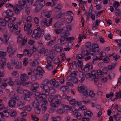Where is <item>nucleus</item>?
Masks as SVG:
<instances>
[{"mask_svg": "<svg viewBox=\"0 0 121 121\" xmlns=\"http://www.w3.org/2000/svg\"><path fill=\"white\" fill-rule=\"evenodd\" d=\"M92 48L90 49L89 52L90 54L92 55H95V52H99V49L98 45L95 43L92 44Z\"/></svg>", "mask_w": 121, "mask_h": 121, "instance_id": "7ed1b4c3", "label": "nucleus"}, {"mask_svg": "<svg viewBox=\"0 0 121 121\" xmlns=\"http://www.w3.org/2000/svg\"><path fill=\"white\" fill-rule=\"evenodd\" d=\"M5 13L7 16L9 17H12L14 15L13 12L10 9L7 10L5 12Z\"/></svg>", "mask_w": 121, "mask_h": 121, "instance_id": "412c9836", "label": "nucleus"}, {"mask_svg": "<svg viewBox=\"0 0 121 121\" xmlns=\"http://www.w3.org/2000/svg\"><path fill=\"white\" fill-rule=\"evenodd\" d=\"M39 32V35H40V37L41 36H43L44 34V31L42 30H41L39 28H38Z\"/></svg>", "mask_w": 121, "mask_h": 121, "instance_id": "5fc2aeb1", "label": "nucleus"}, {"mask_svg": "<svg viewBox=\"0 0 121 121\" xmlns=\"http://www.w3.org/2000/svg\"><path fill=\"white\" fill-rule=\"evenodd\" d=\"M32 26V24L31 22H26L24 24V30L26 31L28 29H30Z\"/></svg>", "mask_w": 121, "mask_h": 121, "instance_id": "4468645a", "label": "nucleus"}, {"mask_svg": "<svg viewBox=\"0 0 121 121\" xmlns=\"http://www.w3.org/2000/svg\"><path fill=\"white\" fill-rule=\"evenodd\" d=\"M67 99L70 104L75 106V104L76 102L75 99H72L70 97L68 96H67Z\"/></svg>", "mask_w": 121, "mask_h": 121, "instance_id": "f3484780", "label": "nucleus"}, {"mask_svg": "<svg viewBox=\"0 0 121 121\" xmlns=\"http://www.w3.org/2000/svg\"><path fill=\"white\" fill-rule=\"evenodd\" d=\"M23 93L25 96L24 99H25L26 100L27 99V97H29L32 94V92L27 90H24Z\"/></svg>", "mask_w": 121, "mask_h": 121, "instance_id": "1a4fd4ad", "label": "nucleus"}, {"mask_svg": "<svg viewBox=\"0 0 121 121\" xmlns=\"http://www.w3.org/2000/svg\"><path fill=\"white\" fill-rule=\"evenodd\" d=\"M53 19L52 18H51L49 20H47V22L46 24V27H48L52 24Z\"/></svg>", "mask_w": 121, "mask_h": 121, "instance_id": "ea45409f", "label": "nucleus"}, {"mask_svg": "<svg viewBox=\"0 0 121 121\" xmlns=\"http://www.w3.org/2000/svg\"><path fill=\"white\" fill-rule=\"evenodd\" d=\"M33 54L32 49H25L23 51V55L30 57Z\"/></svg>", "mask_w": 121, "mask_h": 121, "instance_id": "423d86ee", "label": "nucleus"}, {"mask_svg": "<svg viewBox=\"0 0 121 121\" xmlns=\"http://www.w3.org/2000/svg\"><path fill=\"white\" fill-rule=\"evenodd\" d=\"M22 35L20 34L19 36L18 37L17 42L18 43H21L22 41Z\"/></svg>", "mask_w": 121, "mask_h": 121, "instance_id": "69168bd1", "label": "nucleus"}, {"mask_svg": "<svg viewBox=\"0 0 121 121\" xmlns=\"http://www.w3.org/2000/svg\"><path fill=\"white\" fill-rule=\"evenodd\" d=\"M26 4V1L25 0H20L19 1V4L21 8L23 7Z\"/></svg>", "mask_w": 121, "mask_h": 121, "instance_id": "473e14b6", "label": "nucleus"}, {"mask_svg": "<svg viewBox=\"0 0 121 121\" xmlns=\"http://www.w3.org/2000/svg\"><path fill=\"white\" fill-rule=\"evenodd\" d=\"M37 50L39 53H43L44 50V48L40 46L38 47L37 48Z\"/></svg>", "mask_w": 121, "mask_h": 121, "instance_id": "58836bf2", "label": "nucleus"}, {"mask_svg": "<svg viewBox=\"0 0 121 121\" xmlns=\"http://www.w3.org/2000/svg\"><path fill=\"white\" fill-rule=\"evenodd\" d=\"M35 99L38 100H39L41 98H47L46 94H41L39 92H36L35 94Z\"/></svg>", "mask_w": 121, "mask_h": 121, "instance_id": "39448f33", "label": "nucleus"}, {"mask_svg": "<svg viewBox=\"0 0 121 121\" xmlns=\"http://www.w3.org/2000/svg\"><path fill=\"white\" fill-rule=\"evenodd\" d=\"M21 30V28L20 27H18L17 25H15L13 26L12 29H9L10 32L12 33H15L16 35L19 34Z\"/></svg>", "mask_w": 121, "mask_h": 121, "instance_id": "20e7f679", "label": "nucleus"}, {"mask_svg": "<svg viewBox=\"0 0 121 121\" xmlns=\"http://www.w3.org/2000/svg\"><path fill=\"white\" fill-rule=\"evenodd\" d=\"M31 86L32 88H31V90L34 92H35L37 90L39 87V84L37 82H35L34 84L32 83Z\"/></svg>", "mask_w": 121, "mask_h": 121, "instance_id": "6e6552de", "label": "nucleus"}, {"mask_svg": "<svg viewBox=\"0 0 121 121\" xmlns=\"http://www.w3.org/2000/svg\"><path fill=\"white\" fill-rule=\"evenodd\" d=\"M114 12L116 16H119L120 15H121V11H120L119 9L116 8Z\"/></svg>", "mask_w": 121, "mask_h": 121, "instance_id": "7c9ffc66", "label": "nucleus"}, {"mask_svg": "<svg viewBox=\"0 0 121 121\" xmlns=\"http://www.w3.org/2000/svg\"><path fill=\"white\" fill-rule=\"evenodd\" d=\"M41 108L43 112L44 113L47 109V107L45 104H42L41 105Z\"/></svg>", "mask_w": 121, "mask_h": 121, "instance_id": "e2e57ef3", "label": "nucleus"}, {"mask_svg": "<svg viewBox=\"0 0 121 121\" xmlns=\"http://www.w3.org/2000/svg\"><path fill=\"white\" fill-rule=\"evenodd\" d=\"M35 4L33 5V6H36L35 9V12H39L41 9L42 6L44 5L45 1L44 0H41L40 3H39V0H35Z\"/></svg>", "mask_w": 121, "mask_h": 121, "instance_id": "f03ea898", "label": "nucleus"}, {"mask_svg": "<svg viewBox=\"0 0 121 121\" xmlns=\"http://www.w3.org/2000/svg\"><path fill=\"white\" fill-rule=\"evenodd\" d=\"M99 53V61L102 59V58L104 56V53L103 52H101Z\"/></svg>", "mask_w": 121, "mask_h": 121, "instance_id": "13d9d810", "label": "nucleus"}, {"mask_svg": "<svg viewBox=\"0 0 121 121\" xmlns=\"http://www.w3.org/2000/svg\"><path fill=\"white\" fill-rule=\"evenodd\" d=\"M70 33L68 32H63L60 35V37L62 38H65L68 36Z\"/></svg>", "mask_w": 121, "mask_h": 121, "instance_id": "cd10ccee", "label": "nucleus"}, {"mask_svg": "<svg viewBox=\"0 0 121 121\" xmlns=\"http://www.w3.org/2000/svg\"><path fill=\"white\" fill-rule=\"evenodd\" d=\"M53 58V57L52 56L48 57L47 58V63H52L51 61Z\"/></svg>", "mask_w": 121, "mask_h": 121, "instance_id": "e433bc0d", "label": "nucleus"}, {"mask_svg": "<svg viewBox=\"0 0 121 121\" xmlns=\"http://www.w3.org/2000/svg\"><path fill=\"white\" fill-rule=\"evenodd\" d=\"M29 77L26 74L22 73L21 74L20 78L21 80L22 81H25L28 80Z\"/></svg>", "mask_w": 121, "mask_h": 121, "instance_id": "9d476101", "label": "nucleus"}, {"mask_svg": "<svg viewBox=\"0 0 121 121\" xmlns=\"http://www.w3.org/2000/svg\"><path fill=\"white\" fill-rule=\"evenodd\" d=\"M25 13L26 14L28 15H30V7L26 6L25 7Z\"/></svg>", "mask_w": 121, "mask_h": 121, "instance_id": "c9c22d12", "label": "nucleus"}, {"mask_svg": "<svg viewBox=\"0 0 121 121\" xmlns=\"http://www.w3.org/2000/svg\"><path fill=\"white\" fill-rule=\"evenodd\" d=\"M64 111L65 110L64 109L60 108L57 110L56 112L58 114H61L63 113L64 112Z\"/></svg>", "mask_w": 121, "mask_h": 121, "instance_id": "49530a36", "label": "nucleus"}, {"mask_svg": "<svg viewBox=\"0 0 121 121\" xmlns=\"http://www.w3.org/2000/svg\"><path fill=\"white\" fill-rule=\"evenodd\" d=\"M32 82L30 81H28L23 82L22 84L23 86L26 87H30L31 86Z\"/></svg>", "mask_w": 121, "mask_h": 121, "instance_id": "a211bd4d", "label": "nucleus"}, {"mask_svg": "<svg viewBox=\"0 0 121 121\" xmlns=\"http://www.w3.org/2000/svg\"><path fill=\"white\" fill-rule=\"evenodd\" d=\"M47 22V19L44 18L41 21V25L42 26H46V24Z\"/></svg>", "mask_w": 121, "mask_h": 121, "instance_id": "4c0bfd02", "label": "nucleus"}, {"mask_svg": "<svg viewBox=\"0 0 121 121\" xmlns=\"http://www.w3.org/2000/svg\"><path fill=\"white\" fill-rule=\"evenodd\" d=\"M64 14L63 13H60L59 14L56 15L55 16V17L56 19L60 18L62 17Z\"/></svg>", "mask_w": 121, "mask_h": 121, "instance_id": "de8ad7c7", "label": "nucleus"}, {"mask_svg": "<svg viewBox=\"0 0 121 121\" xmlns=\"http://www.w3.org/2000/svg\"><path fill=\"white\" fill-rule=\"evenodd\" d=\"M63 107L65 109L67 110H70V111H72L73 110L72 108L69 105H64L63 106Z\"/></svg>", "mask_w": 121, "mask_h": 121, "instance_id": "c03bdc74", "label": "nucleus"}, {"mask_svg": "<svg viewBox=\"0 0 121 121\" xmlns=\"http://www.w3.org/2000/svg\"><path fill=\"white\" fill-rule=\"evenodd\" d=\"M61 23L60 22H56L54 25V27L56 28H60L61 26Z\"/></svg>", "mask_w": 121, "mask_h": 121, "instance_id": "bf43d9fd", "label": "nucleus"}, {"mask_svg": "<svg viewBox=\"0 0 121 121\" xmlns=\"http://www.w3.org/2000/svg\"><path fill=\"white\" fill-rule=\"evenodd\" d=\"M15 94V92H14L13 91L11 92L9 94V96L10 97V99H17L18 98V97L17 96L16 98H15L14 96Z\"/></svg>", "mask_w": 121, "mask_h": 121, "instance_id": "c85d7f7f", "label": "nucleus"}, {"mask_svg": "<svg viewBox=\"0 0 121 121\" xmlns=\"http://www.w3.org/2000/svg\"><path fill=\"white\" fill-rule=\"evenodd\" d=\"M15 13L17 14H19L21 10V7L18 5H16L13 8Z\"/></svg>", "mask_w": 121, "mask_h": 121, "instance_id": "f8f14e48", "label": "nucleus"}, {"mask_svg": "<svg viewBox=\"0 0 121 121\" xmlns=\"http://www.w3.org/2000/svg\"><path fill=\"white\" fill-rule=\"evenodd\" d=\"M97 72L96 71L93 70L91 71V76L90 77L91 78H92L93 77L96 76V74Z\"/></svg>", "mask_w": 121, "mask_h": 121, "instance_id": "680f3d73", "label": "nucleus"}, {"mask_svg": "<svg viewBox=\"0 0 121 121\" xmlns=\"http://www.w3.org/2000/svg\"><path fill=\"white\" fill-rule=\"evenodd\" d=\"M35 78L37 79H41L43 75L39 73H37L36 72V73L34 72Z\"/></svg>", "mask_w": 121, "mask_h": 121, "instance_id": "5701e85b", "label": "nucleus"}, {"mask_svg": "<svg viewBox=\"0 0 121 121\" xmlns=\"http://www.w3.org/2000/svg\"><path fill=\"white\" fill-rule=\"evenodd\" d=\"M32 106L35 108L39 107L40 105L39 102L37 101H35L32 104Z\"/></svg>", "mask_w": 121, "mask_h": 121, "instance_id": "6ab92c4d", "label": "nucleus"}, {"mask_svg": "<svg viewBox=\"0 0 121 121\" xmlns=\"http://www.w3.org/2000/svg\"><path fill=\"white\" fill-rule=\"evenodd\" d=\"M11 61L12 64L15 65L17 63L18 59L16 57H14L12 58Z\"/></svg>", "mask_w": 121, "mask_h": 121, "instance_id": "393cba45", "label": "nucleus"}, {"mask_svg": "<svg viewBox=\"0 0 121 121\" xmlns=\"http://www.w3.org/2000/svg\"><path fill=\"white\" fill-rule=\"evenodd\" d=\"M88 14L89 16L91 17V18L92 20H95V16L94 14H92V12H89Z\"/></svg>", "mask_w": 121, "mask_h": 121, "instance_id": "09e8293b", "label": "nucleus"}, {"mask_svg": "<svg viewBox=\"0 0 121 121\" xmlns=\"http://www.w3.org/2000/svg\"><path fill=\"white\" fill-rule=\"evenodd\" d=\"M12 75L15 78L18 77L19 76V72L16 70H14L11 73Z\"/></svg>", "mask_w": 121, "mask_h": 121, "instance_id": "aec40b11", "label": "nucleus"}, {"mask_svg": "<svg viewBox=\"0 0 121 121\" xmlns=\"http://www.w3.org/2000/svg\"><path fill=\"white\" fill-rule=\"evenodd\" d=\"M55 40H52L47 42L46 45L49 47H51L52 45H54L55 44Z\"/></svg>", "mask_w": 121, "mask_h": 121, "instance_id": "a878e982", "label": "nucleus"}, {"mask_svg": "<svg viewBox=\"0 0 121 121\" xmlns=\"http://www.w3.org/2000/svg\"><path fill=\"white\" fill-rule=\"evenodd\" d=\"M2 80V79L0 78V83L2 84L1 86L3 88H5L7 86V84L6 83L3 82Z\"/></svg>", "mask_w": 121, "mask_h": 121, "instance_id": "6e6d98bb", "label": "nucleus"}, {"mask_svg": "<svg viewBox=\"0 0 121 121\" xmlns=\"http://www.w3.org/2000/svg\"><path fill=\"white\" fill-rule=\"evenodd\" d=\"M16 104V101L13 99H11L8 102V104L9 107L11 108L15 107Z\"/></svg>", "mask_w": 121, "mask_h": 121, "instance_id": "ddd939ff", "label": "nucleus"}, {"mask_svg": "<svg viewBox=\"0 0 121 121\" xmlns=\"http://www.w3.org/2000/svg\"><path fill=\"white\" fill-rule=\"evenodd\" d=\"M116 65V63L113 64L112 65H108V68L109 70H112L114 68Z\"/></svg>", "mask_w": 121, "mask_h": 121, "instance_id": "3c124183", "label": "nucleus"}, {"mask_svg": "<svg viewBox=\"0 0 121 121\" xmlns=\"http://www.w3.org/2000/svg\"><path fill=\"white\" fill-rule=\"evenodd\" d=\"M82 54L83 56H87L89 55L88 52L87 50H83L82 51Z\"/></svg>", "mask_w": 121, "mask_h": 121, "instance_id": "a18cd8bd", "label": "nucleus"}, {"mask_svg": "<svg viewBox=\"0 0 121 121\" xmlns=\"http://www.w3.org/2000/svg\"><path fill=\"white\" fill-rule=\"evenodd\" d=\"M38 64V62L36 60H34L30 64V66L32 67H35Z\"/></svg>", "mask_w": 121, "mask_h": 121, "instance_id": "2f4dec72", "label": "nucleus"}, {"mask_svg": "<svg viewBox=\"0 0 121 121\" xmlns=\"http://www.w3.org/2000/svg\"><path fill=\"white\" fill-rule=\"evenodd\" d=\"M84 75L85 73L83 72L81 73L80 75V76H81L82 75L83 76L82 77H81V78L79 80V81L81 83H83L85 80V77L84 76Z\"/></svg>", "mask_w": 121, "mask_h": 121, "instance_id": "f704fd0d", "label": "nucleus"}, {"mask_svg": "<svg viewBox=\"0 0 121 121\" xmlns=\"http://www.w3.org/2000/svg\"><path fill=\"white\" fill-rule=\"evenodd\" d=\"M27 71L28 72L27 74L28 75H31L33 72H34V70H33V69L31 68L28 67L27 69Z\"/></svg>", "mask_w": 121, "mask_h": 121, "instance_id": "bb28decb", "label": "nucleus"}, {"mask_svg": "<svg viewBox=\"0 0 121 121\" xmlns=\"http://www.w3.org/2000/svg\"><path fill=\"white\" fill-rule=\"evenodd\" d=\"M43 12L44 13L45 16L46 17L49 18L50 17L51 13V11L46 12V10H43Z\"/></svg>", "mask_w": 121, "mask_h": 121, "instance_id": "4be33fe9", "label": "nucleus"}, {"mask_svg": "<svg viewBox=\"0 0 121 121\" xmlns=\"http://www.w3.org/2000/svg\"><path fill=\"white\" fill-rule=\"evenodd\" d=\"M23 109V110H27L29 111H30L31 110V108L30 106H27L24 107Z\"/></svg>", "mask_w": 121, "mask_h": 121, "instance_id": "0e129e2a", "label": "nucleus"}, {"mask_svg": "<svg viewBox=\"0 0 121 121\" xmlns=\"http://www.w3.org/2000/svg\"><path fill=\"white\" fill-rule=\"evenodd\" d=\"M26 103L25 102L21 101H19L17 104L18 108L20 109H22V108H23V107L24 105Z\"/></svg>", "mask_w": 121, "mask_h": 121, "instance_id": "dca6fc26", "label": "nucleus"}, {"mask_svg": "<svg viewBox=\"0 0 121 121\" xmlns=\"http://www.w3.org/2000/svg\"><path fill=\"white\" fill-rule=\"evenodd\" d=\"M27 38L26 37H24L22 39V41L21 42V46H23L27 42Z\"/></svg>", "mask_w": 121, "mask_h": 121, "instance_id": "79ce46f5", "label": "nucleus"}, {"mask_svg": "<svg viewBox=\"0 0 121 121\" xmlns=\"http://www.w3.org/2000/svg\"><path fill=\"white\" fill-rule=\"evenodd\" d=\"M0 24L2 26H5L6 24L5 21L1 18L0 19Z\"/></svg>", "mask_w": 121, "mask_h": 121, "instance_id": "4d7b16f0", "label": "nucleus"}, {"mask_svg": "<svg viewBox=\"0 0 121 121\" xmlns=\"http://www.w3.org/2000/svg\"><path fill=\"white\" fill-rule=\"evenodd\" d=\"M39 32L37 29L35 30L32 35V37L40 38Z\"/></svg>", "mask_w": 121, "mask_h": 121, "instance_id": "2eb2a0df", "label": "nucleus"}, {"mask_svg": "<svg viewBox=\"0 0 121 121\" xmlns=\"http://www.w3.org/2000/svg\"><path fill=\"white\" fill-rule=\"evenodd\" d=\"M10 111L9 110L7 109L3 111L4 116L6 117H8L9 115Z\"/></svg>", "mask_w": 121, "mask_h": 121, "instance_id": "a19ab883", "label": "nucleus"}, {"mask_svg": "<svg viewBox=\"0 0 121 121\" xmlns=\"http://www.w3.org/2000/svg\"><path fill=\"white\" fill-rule=\"evenodd\" d=\"M78 89L79 92L82 94V97L84 98H86L88 96V92L87 91V87L83 85L80 87H78Z\"/></svg>", "mask_w": 121, "mask_h": 121, "instance_id": "f257e3e1", "label": "nucleus"}, {"mask_svg": "<svg viewBox=\"0 0 121 121\" xmlns=\"http://www.w3.org/2000/svg\"><path fill=\"white\" fill-rule=\"evenodd\" d=\"M22 66V64L21 62H18V64L16 66L15 68L16 69H18L20 68Z\"/></svg>", "mask_w": 121, "mask_h": 121, "instance_id": "052dcab7", "label": "nucleus"}, {"mask_svg": "<svg viewBox=\"0 0 121 121\" xmlns=\"http://www.w3.org/2000/svg\"><path fill=\"white\" fill-rule=\"evenodd\" d=\"M88 115L89 116H91L92 115V112L90 111H88L86 112H85L84 113V116H85Z\"/></svg>", "mask_w": 121, "mask_h": 121, "instance_id": "603ef678", "label": "nucleus"}, {"mask_svg": "<svg viewBox=\"0 0 121 121\" xmlns=\"http://www.w3.org/2000/svg\"><path fill=\"white\" fill-rule=\"evenodd\" d=\"M37 71L41 73H44V71L43 69L42 68L40 67H38L37 68Z\"/></svg>", "mask_w": 121, "mask_h": 121, "instance_id": "338daca9", "label": "nucleus"}, {"mask_svg": "<svg viewBox=\"0 0 121 121\" xmlns=\"http://www.w3.org/2000/svg\"><path fill=\"white\" fill-rule=\"evenodd\" d=\"M40 86L41 89L45 91H47L49 89L48 86L43 83L41 84Z\"/></svg>", "mask_w": 121, "mask_h": 121, "instance_id": "b1692460", "label": "nucleus"}, {"mask_svg": "<svg viewBox=\"0 0 121 121\" xmlns=\"http://www.w3.org/2000/svg\"><path fill=\"white\" fill-rule=\"evenodd\" d=\"M92 79L91 80H94V84L96 86L99 87H101L102 85L98 81V78L96 77H94L91 78Z\"/></svg>", "mask_w": 121, "mask_h": 121, "instance_id": "0eeeda50", "label": "nucleus"}, {"mask_svg": "<svg viewBox=\"0 0 121 121\" xmlns=\"http://www.w3.org/2000/svg\"><path fill=\"white\" fill-rule=\"evenodd\" d=\"M62 7V4H59L55 8L54 10L55 12H58L60 10Z\"/></svg>", "mask_w": 121, "mask_h": 121, "instance_id": "c756f323", "label": "nucleus"}, {"mask_svg": "<svg viewBox=\"0 0 121 121\" xmlns=\"http://www.w3.org/2000/svg\"><path fill=\"white\" fill-rule=\"evenodd\" d=\"M68 88L69 87L67 86H63L61 87L60 89L63 91H66Z\"/></svg>", "mask_w": 121, "mask_h": 121, "instance_id": "8fccbe9b", "label": "nucleus"}, {"mask_svg": "<svg viewBox=\"0 0 121 121\" xmlns=\"http://www.w3.org/2000/svg\"><path fill=\"white\" fill-rule=\"evenodd\" d=\"M48 90L49 92L52 94L56 92L55 89L52 86H51L49 87Z\"/></svg>", "mask_w": 121, "mask_h": 121, "instance_id": "72a5a7b5", "label": "nucleus"}, {"mask_svg": "<svg viewBox=\"0 0 121 121\" xmlns=\"http://www.w3.org/2000/svg\"><path fill=\"white\" fill-rule=\"evenodd\" d=\"M46 67L48 70H51L53 69V66L52 64V63H47Z\"/></svg>", "mask_w": 121, "mask_h": 121, "instance_id": "37998d69", "label": "nucleus"}, {"mask_svg": "<svg viewBox=\"0 0 121 121\" xmlns=\"http://www.w3.org/2000/svg\"><path fill=\"white\" fill-rule=\"evenodd\" d=\"M28 58H25L23 61V65L24 66H26L28 64Z\"/></svg>", "mask_w": 121, "mask_h": 121, "instance_id": "774afa93", "label": "nucleus"}, {"mask_svg": "<svg viewBox=\"0 0 121 121\" xmlns=\"http://www.w3.org/2000/svg\"><path fill=\"white\" fill-rule=\"evenodd\" d=\"M24 91L22 87H19L16 90L17 92L19 93H23Z\"/></svg>", "mask_w": 121, "mask_h": 121, "instance_id": "864d4df0", "label": "nucleus"}, {"mask_svg": "<svg viewBox=\"0 0 121 121\" xmlns=\"http://www.w3.org/2000/svg\"><path fill=\"white\" fill-rule=\"evenodd\" d=\"M93 66L91 63H87L85 65V71L86 72H88L90 70L92 69Z\"/></svg>", "mask_w": 121, "mask_h": 121, "instance_id": "9b49d317", "label": "nucleus"}]
</instances>
